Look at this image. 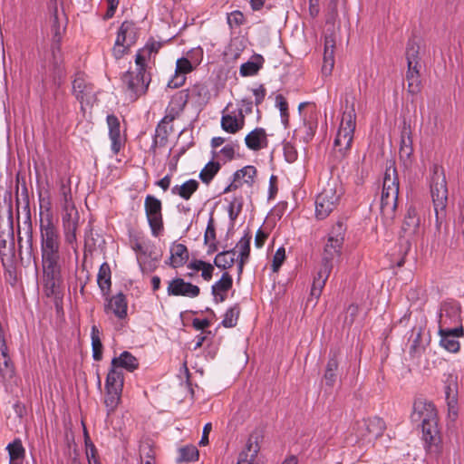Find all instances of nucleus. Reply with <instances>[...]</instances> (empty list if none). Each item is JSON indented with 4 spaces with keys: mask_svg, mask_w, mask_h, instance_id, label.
<instances>
[{
    "mask_svg": "<svg viewBox=\"0 0 464 464\" xmlns=\"http://www.w3.org/2000/svg\"><path fill=\"white\" fill-rule=\"evenodd\" d=\"M337 369H338V361L336 359V356L334 355L333 357L329 358L327 364H326L325 372L324 374V381L325 382V384L327 386L333 387L334 385V383L336 382Z\"/></svg>",
    "mask_w": 464,
    "mask_h": 464,
    "instance_id": "nucleus-42",
    "label": "nucleus"
},
{
    "mask_svg": "<svg viewBox=\"0 0 464 464\" xmlns=\"http://www.w3.org/2000/svg\"><path fill=\"white\" fill-rule=\"evenodd\" d=\"M138 40V28L132 22L125 21L118 30L117 37L112 48V55L119 60L128 53L130 48Z\"/></svg>",
    "mask_w": 464,
    "mask_h": 464,
    "instance_id": "nucleus-6",
    "label": "nucleus"
},
{
    "mask_svg": "<svg viewBox=\"0 0 464 464\" xmlns=\"http://www.w3.org/2000/svg\"><path fill=\"white\" fill-rule=\"evenodd\" d=\"M145 209L151 233L154 237H159L163 231L161 205H145Z\"/></svg>",
    "mask_w": 464,
    "mask_h": 464,
    "instance_id": "nucleus-23",
    "label": "nucleus"
},
{
    "mask_svg": "<svg viewBox=\"0 0 464 464\" xmlns=\"http://www.w3.org/2000/svg\"><path fill=\"white\" fill-rule=\"evenodd\" d=\"M100 331L96 325L92 327V357L95 361H101L102 358V343L100 337Z\"/></svg>",
    "mask_w": 464,
    "mask_h": 464,
    "instance_id": "nucleus-44",
    "label": "nucleus"
},
{
    "mask_svg": "<svg viewBox=\"0 0 464 464\" xmlns=\"http://www.w3.org/2000/svg\"><path fill=\"white\" fill-rule=\"evenodd\" d=\"M342 100L345 102L346 110L343 113L334 146L341 158H344L351 150L356 127L355 94L352 87L345 89Z\"/></svg>",
    "mask_w": 464,
    "mask_h": 464,
    "instance_id": "nucleus-1",
    "label": "nucleus"
},
{
    "mask_svg": "<svg viewBox=\"0 0 464 464\" xmlns=\"http://www.w3.org/2000/svg\"><path fill=\"white\" fill-rule=\"evenodd\" d=\"M220 169V164L209 161L200 171L199 178L204 183H209Z\"/></svg>",
    "mask_w": 464,
    "mask_h": 464,
    "instance_id": "nucleus-45",
    "label": "nucleus"
},
{
    "mask_svg": "<svg viewBox=\"0 0 464 464\" xmlns=\"http://www.w3.org/2000/svg\"><path fill=\"white\" fill-rule=\"evenodd\" d=\"M423 328L414 327L411 334V344L410 346L409 353L411 357L419 358L425 351V342L423 340Z\"/></svg>",
    "mask_w": 464,
    "mask_h": 464,
    "instance_id": "nucleus-32",
    "label": "nucleus"
},
{
    "mask_svg": "<svg viewBox=\"0 0 464 464\" xmlns=\"http://www.w3.org/2000/svg\"><path fill=\"white\" fill-rule=\"evenodd\" d=\"M128 304L126 296L122 293H119L111 297L106 296V304L104 311L106 314L112 313L119 319L127 316Z\"/></svg>",
    "mask_w": 464,
    "mask_h": 464,
    "instance_id": "nucleus-22",
    "label": "nucleus"
},
{
    "mask_svg": "<svg viewBox=\"0 0 464 464\" xmlns=\"http://www.w3.org/2000/svg\"><path fill=\"white\" fill-rule=\"evenodd\" d=\"M178 462L195 461L198 459V450L194 445H187L179 450Z\"/></svg>",
    "mask_w": 464,
    "mask_h": 464,
    "instance_id": "nucleus-47",
    "label": "nucleus"
},
{
    "mask_svg": "<svg viewBox=\"0 0 464 464\" xmlns=\"http://www.w3.org/2000/svg\"><path fill=\"white\" fill-rule=\"evenodd\" d=\"M406 80L408 82V92L415 94L420 91V64H407Z\"/></svg>",
    "mask_w": 464,
    "mask_h": 464,
    "instance_id": "nucleus-31",
    "label": "nucleus"
},
{
    "mask_svg": "<svg viewBox=\"0 0 464 464\" xmlns=\"http://www.w3.org/2000/svg\"><path fill=\"white\" fill-rule=\"evenodd\" d=\"M264 58L261 55L255 56L253 61H248L240 66V74L245 77L256 75L262 68Z\"/></svg>",
    "mask_w": 464,
    "mask_h": 464,
    "instance_id": "nucleus-41",
    "label": "nucleus"
},
{
    "mask_svg": "<svg viewBox=\"0 0 464 464\" xmlns=\"http://www.w3.org/2000/svg\"><path fill=\"white\" fill-rule=\"evenodd\" d=\"M198 182L195 179H189L181 185H176L171 188L174 195H179L185 200L190 198L191 195L198 189Z\"/></svg>",
    "mask_w": 464,
    "mask_h": 464,
    "instance_id": "nucleus-39",
    "label": "nucleus"
},
{
    "mask_svg": "<svg viewBox=\"0 0 464 464\" xmlns=\"http://www.w3.org/2000/svg\"><path fill=\"white\" fill-rule=\"evenodd\" d=\"M245 115L243 110L238 111V114H223L221 117V128L226 132L235 134L244 128Z\"/></svg>",
    "mask_w": 464,
    "mask_h": 464,
    "instance_id": "nucleus-26",
    "label": "nucleus"
},
{
    "mask_svg": "<svg viewBox=\"0 0 464 464\" xmlns=\"http://www.w3.org/2000/svg\"><path fill=\"white\" fill-rule=\"evenodd\" d=\"M284 156L287 162H295L298 157V153L295 147L289 142L285 143L284 145Z\"/></svg>",
    "mask_w": 464,
    "mask_h": 464,
    "instance_id": "nucleus-56",
    "label": "nucleus"
},
{
    "mask_svg": "<svg viewBox=\"0 0 464 464\" xmlns=\"http://www.w3.org/2000/svg\"><path fill=\"white\" fill-rule=\"evenodd\" d=\"M105 1L108 5V9L106 11V14H104V19H110V18L113 17L116 10L118 8L120 0H105Z\"/></svg>",
    "mask_w": 464,
    "mask_h": 464,
    "instance_id": "nucleus-64",
    "label": "nucleus"
},
{
    "mask_svg": "<svg viewBox=\"0 0 464 464\" xmlns=\"http://www.w3.org/2000/svg\"><path fill=\"white\" fill-rule=\"evenodd\" d=\"M72 94L82 105L92 103L95 98L94 86L82 72L77 73L72 81Z\"/></svg>",
    "mask_w": 464,
    "mask_h": 464,
    "instance_id": "nucleus-14",
    "label": "nucleus"
},
{
    "mask_svg": "<svg viewBox=\"0 0 464 464\" xmlns=\"http://www.w3.org/2000/svg\"><path fill=\"white\" fill-rule=\"evenodd\" d=\"M49 24L53 37V43L58 44L61 40V25L58 15L57 0H50L49 4Z\"/></svg>",
    "mask_w": 464,
    "mask_h": 464,
    "instance_id": "nucleus-29",
    "label": "nucleus"
},
{
    "mask_svg": "<svg viewBox=\"0 0 464 464\" xmlns=\"http://www.w3.org/2000/svg\"><path fill=\"white\" fill-rule=\"evenodd\" d=\"M244 20V14L240 11H234L227 16V23L231 27L243 24Z\"/></svg>",
    "mask_w": 464,
    "mask_h": 464,
    "instance_id": "nucleus-57",
    "label": "nucleus"
},
{
    "mask_svg": "<svg viewBox=\"0 0 464 464\" xmlns=\"http://www.w3.org/2000/svg\"><path fill=\"white\" fill-rule=\"evenodd\" d=\"M460 304L453 300L446 301L441 304L439 315V328H451V325L459 326L460 324Z\"/></svg>",
    "mask_w": 464,
    "mask_h": 464,
    "instance_id": "nucleus-15",
    "label": "nucleus"
},
{
    "mask_svg": "<svg viewBox=\"0 0 464 464\" xmlns=\"http://www.w3.org/2000/svg\"><path fill=\"white\" fill-rule=\"evenodd\" d=\"M252 236L249 231H247L237 242L235 251L237 250L238 256L237 259V272L240 276L243 273L244 266L248 262L250 256V243H251Z\"/></svg>",
    "mask_w": 464,
    "mask_h": 464,
    "instance_id": "nucleus-24",
    "label": "nucleus"
},
{
    "mask_svg": "<svg viewBox=\"0 0 464 464\" xmlns=\"http://www.w3.org/2000/svg\"><path fill=\"white\" fill-rule=\"evenodd\" d=\"M421 429L422 438L427 449L432 450L434 448L437 450L440 442L438 420L423 423L421 424Z\"/></svg>",
    "mask_w": 464,
    "mask_h": 464,
    "instance_id": "nucleus-25",
    "label": "nucleus"
},
{
    "mask_svg": "<svg viewBox=\"0 0 464 464\" xmlns=\"http://www.w3.org/2000/svg\"><path fill=\"white\" fill-rule=\"evenodd\" d=\"M445 400L448 406L449 417L454 420L458 416V378L449 374L445 380Z\"/></svg>",
    "mask_w": 464,
    "mask_h": 464,
    "instance_id": "nucleus-19",
    "label": "nucleus"
},
{
    "mask_svg": "<svg viewBox=\"0 0 464 464\" xmlns=\"http://www.w3.org/2000/svg\"><path fill=\"white\" fill-rule=\"evenodd\" d=\"M332 211L330 205H315V218L318 220L326 218Z\"/></svg>",
    "mask_w": 464,
    "mask_h": 464,
    "instance_id": "nucleus-59",
    "label": "nucleus"
},
{
    "mask_svg": "<svg viewBox=\"0 0 464 464\" xmlns=\"http://www.w3.org/2000/svg\"><path fill=\"white\" fill-rule=\"evenodd\" d=\"M123 381L124 378L121 370L117 369L111 364L105 382V390H116L118 392H122Z\"/></svg>",
    "mask_w": 464,
    "mask_h": 464,
    "instance_id": "nucleus-36",
    "label": "nucleus"
},
{
    "mask_svg": "<svg viewBox=\"0 0 464 464\" xmlns=\"http://www.w3.org/2000/svg\"><path fill=\"white\" fill-rule=\"evenodd\" d=\"M439 335L440 336V344L450 353H458L460 349V343L457 340L464 335V328L462 324L452 328H439Z\"/></svg>",
    "mask_w": 464,
    "mask_h": 464,
    "instance_id": "nucleus-17",
    "label": "nucleus"
},
{
    "mask_svg": "<svg viewBox=\"0 0 464 464\" xmlns=\"http://www.w3.org/2000/svg\"><path fill=\"white\" fill-rule=\"evenodd\" d=\"M121 392L116 390H106V395L104 403L108 411V414H111L117 408L121 400Z\"/></svg>",
    "mask_w": 464,
    "mask_h": 464,
    "instance_id": "nucleus-48",
    "label": "nucleus"
},
{
    "mask_svg": "<svg viewBox=\"0 0 464 464\" xmlns=\"http://www.w3.org/2000/svg\"><path fill=\"white\" fill-rule=\"evenodd\" d=\"M111 364L117 369L123 368L129 372H133L139 367L137 358L127 351L121 353L120 356L112 358Z\"/></svg>",
    "mask_w": 464,
    "mask_h": 464,
    "instance_id": "nucleus-33",
    "label": "nucleus"
},
{
    "mask_svg": "<svg viewBox=\"0 0 464 464\" xmlns=\"http://www.w3.org/2000/svg\"><path fill=\"white\" fill-rule=\"evenodd\" d=\"M80 220V215L75 205H64L63 214V225L64 237L68 244L76 241V230Z\"/></svg>",
    "mask_w": 464,
    "mask_h": 464,
    "instance_id": "nucleus-16",
    "label": "nucleus"
},
{
    "mask_svg": "<svg viewBox=\"0 0 464 464\" xmlns=\"http://www.w3.org/2000/svg\"><path fill=\"white\" fill-rule=\"evenodd\" d=\"M258 450L259 446L256 440H253V437H250L247 440L246 450L240 454L237 464H258L256 461Z\"/></svg>",
    "mask_w": 464,
    "mask_h": 464,
    "instance_id": "nucleus-38",
    "label": "nucleus"
},
{
    "mask_svg": "<svg viewBox=\"0 0 464 464\" xmlns=\"http://www.w3.org/2000/svg\"><path fill=\"white\" fill-rule=\"evenodd\" d=\"M420 46L414 39L408 41L405 53L407 64H420Z\"/></svg>",
    "mask_w": 464,
    "mask_h": 464,
    "instance_id": "nucleus-43",
    "label": "nucleus"
},
{
    "mask_svg": "<svg viewBox=\"0 0 464 464\" xmlns=\"http://www.w3.org/2000/svg\"><path fill=\"white\" fill-rule=\"evenodd\" d=\"M276 105L280 111L282 123L286 127L289 121L288 102L282 94L276 95Z\"/></svg>",
    "mask_w": 464,
    "mask_h": 464,
    "instance_id": "nucleus-50",
    "label": "nucleus"
},
{
    "mask_svg": "<svg viewBox=\"0 0 464 464\" xmlns=\"http://www.w3.org/2000/svg\"><path fill=\"white\" fill-rule=\"evenodd\" d=\"M13 205L0 208V256L2 258L12 255L14 248Z\"/></svg>",
    "mask_w": 464,
    "mask_h": 464,
    "instance_id": "nucleus-4",
    "label": "nucleus"
},
{
    "mask_svg": "<svg viewBox=\"0 0 464 464\" xmlns=\"http://www.w3.org/2000/svg\"><path fill=\"white\" fill-rule=\"evenodd\" d=\"M399 196V180L396 169L392 164L386 167L382 190L381 196V203H397Z\"/></svg>",
    "mask_w": 464,
    "mask_h": 464,
    "instance_id": "nucleus-11",
    "label": "nucleus"
},
{
    "mask_svg": "<svg viewBox=\"0 0 464 464\" xmlns=\"http://www.w3.org/2000/svg\"><path fill=\"white\" fill-rule=\"evenodd\" d=\"M240 314V307L238 304H235L227 310L224 318L222 320V325L227 328L234 327L237 324V320Z\"/></svg>",
    "mask_w": 464,
    "mask_h": 464,
    "instance_id": "nucleus-46",
    "label": "nucleus"
},
{
    "mask_svg": "<svg viewBox=\"0 0 464 464\" xmlns=\"http://www.w3.org/2000/svg\"><path fill=\"white\" fill-rule=\"evenodd\" d=\"M0 372L4 377H12L14 373L13 365L8 355V350L0 353Z\"/></svg>",
    "mask_w": 464,
    "mask_h": 464,
    "instance_id": "nucleus-51",
    "label": "nucleus"
},
{
    "mask_svg": "<svg viewBox=\"0 0 464 464\" xmlns=\"http://www.w3.org/2000/svg\"><path fill=\"white\" fill-rule=\"evenodd\" d=\"M41 252L42 254L60 252L59 232L50 219L45 223L41 221Z\"/></svg>",
    "mask_w": 464,
    "mask_h": 464,
    "instance_id": "nucleus-12",
    "label": "nucleus"
},
{
    "mask_svg": "<svg viewBox=\"0 0 464 464\" xmlns=\"http://www.w3.org/2000/svg\"><path fill=\"white\" fill-rule=\"evenodd\" d=\"M203 59V50L201 48L192 49L187 53L186 56L179 58L176 61L175 73L169 81V88H179L185 84L186 75L192 72L201 63Z\"/></svg>",
    "mask_w": 464,
    "mask_h": 464,
    "instance_id": "nucleus-3",
    "label": "nucleus"
},
{
    "mask_svg": "<svg viewBox=\"0 0 464 464\" xmlns=\"http://www.w3.org/2000/svg\"><path fill=\"white\" fill-rule=\"evenodd\" d=\"M277 177L272 175L269 179L268 200H274L277 193Z\"/></svg>",
    "mask_w": 464,
    "mask_h": 464,
    "instance_id": "nucleus-62",
    "label": "nucleus"
},
{
    "mask_svg": "<svg viewBox=\"0 0 464 464\" xmlns=\"http://www.w3.org/2000/svg\"><path fill=\"white\" fill-rule=\"evenodd\" d=\"M233 285L232 276L225 272L221 278L212 285V295L216 303H222L226 300V293Z\"/></svg>",
    "mask_w": 464,
    "mask_h": 464,
    "instance_id": "nucleus-28",
    "label": "nucleus"
},
{
    "mask_svg": "<svg viewBox=\"0 0 464 464\" xmlns=\"http://www.w3.org/2000/svg\"><path fill=\"white\" fill-rule=\"evenodd\" d=\"M285 259V250L283 246L279 247L276 254L274 255L272 261V270L273 272H277L281 267L282 264Z\"/></svg>",
    "mask_w": 464,
    "mask_h": 464,
    "instance_id": "nucleus-54",
    "label": "nucleus"
},
{
    "mask_svg": "<svg viewBox=\"0 0 464 464\" xmlns=\"http://www.w3.org/2000/svg\"><path fill=\"white\" fill-rule=\"evenodd\" d=\"M246 147L252 150H259L268 145L266 132L263 128H256L245 138Z\"/></svg>",
    "mask_w": 464,
    "mask_h": 464,
    "instance_id": "nucleus-27",
    "label": "nucleus"
},
{
    "mask_svg": "<svg viewBox=\"0 0 464 464\" xmlns=\"http://www.w3.org/2000/svg\"><path fill=\"white\" fill-rule=\"evenodd\" d=\"M98 285L104 296L109 295L111 286V272L108 263L101 265L97 275Z\"/></svg>",
    "mask_w": 464,
    "mask_h": 464,
    "instance_id": "nucleus-34",
    "label": "nucleus"
},
{
    "mask_svg": "<svg viewBox=\"0 0 464 464\" xmlns=\"http://www.w3.org/2000/svg\"><path fill=\"white\" fill-rule=\"evenodd\" d=\"M235 256V249L220 252L216 256L214 259V264L220 269H228L232 267L234 263L236 262Z\"/></svg>",
    "mask_w": 464,
    "mask_h": 464,
    "instance_id": "nucleus-40",
    "label": "nucleus"
},
{
    "mask_svg": "<svg viewBox=\"0 0 464 464\" xmlns=\"http://www.w3.org/2000/svg\"><path fill=\"white\" fill-rule=\"evenodd\" d=\"M317 129L316 121H308L304 122L302 128V130L304 132V136L303 137L305 142H309L314 136Z\"/></svg>",
    "mask_w": 464,
    "mask_h": 464,
    "instance_id": "nucleus-53",
    "label": "nucleus"
},
{
    "mask_svg": "<svg viewBox=\"0 0 464 464\" xmlns=\"http://www.w3.org/2000/svg\"><path fill=\"white\" fill-rule=\"evenodd\" d=\"M251 190H246V188H242V190L238 189L237 191H230L232 193V200L230 203H244L246 201H251L249 193Z\"/></svg>",
    "mask_w": 464,
    "mask_h": 464,
    "instance_id": "nucleus-55",
    "label": "nucleus"
},
{
    "mask_svg": "<svg viewBox=\"0 0 464 464\" xmlns=\"http://www.w3.org/2000/svg\"><path fill=\"white\" fill-rule=\"evenodd\" d=\"M345 227L343 222H337L328 235L327 243L324 246L322 266L334 267V260L341 256L342 246L344 240Z\"/></svg>",
    "mask_w": 464,
    "mask_h": 464,
    "instance_id": "nucleus-5",
    "label": "nucleus"
},
{
    "mask_svg": "<svg viewBox=\"0 0 464 464\" xmlns=\"http://www.w3.org/2000/svg\"><path fill=\"white\" fill-rule=\"evenodd\" d=\"M43 281L46 295H54L62 284L61 256L58 253L42 254Z\"/></svg>",
    "mask_w": 464,
    "mask_h": 464,
    "instance_id": "nucleus-2",
    "label": "nucleus"
},
{
    "mask_svg": "<svg viewBox=\"0 0 464 464\" xmlns=\"http://www.w3.org/2000/svg\"><path fill=\"white\" fill-rule=\"evenodd\" d=\"M146 65L137 66L136 72H126L122 76V82L130 92V98L136 100L144 94L148 89L150 79L145 76Z\"/></svg>",
    "mask_w": 464,
    "mask_h": 464,
    "instance_id": "nucleus-7",
    "label": "nucleus"
},
{
    "mask_svg": "<svg viewBox=\"0 0 464 464\" xmlns=\"http://www.w3.org/2000/svg\"><path fill=\"white\" fill-rule=\"evenodd\" d=\"M256 175V169L254 166H246L241 169L237 170L233 175L231 183L224 188V194H229L230 191H237L238 189L246 188V190L252 189V184Z\"/></svg>",
    "mask_w": 464,
    "mask_h": 464,
    "instance_id": "nucleus-13",
    "label": "nucleus"
},
{
    "mask_svg": "<svg viewBox=\"0 0 464 464\" xmlns=\"http://www.w3.org/2000/svg\"><path fill=\"white\" fill-rule=\"evenodd\" d=\"M430 196L433 203H445L448 200V188L444 168L433 164L430 169Z\"/></svg>",
    "mask_w": 464,
    "mask_h": 464,
    "instance_id": "nucleus-9",
    "label": "nucleus"
},
{
    "mask_svg": "<svg viewBox=\"0 0 464 464\" xmlns=\"http://www.w3.org/2000/svg\"><path fill=\"white\" fill-rule=\"evenodd\" d=\"M255 95V103L256 106L260 105L266 95V90L264 85H259L257 88L253 90Z\"/></svg>",
    "mask_w": 464,
    "mask_h": 464,
    "instance_id": "nucleus-63",
    "label": "nucleus"
},
{
    "mask_svg": "<svg viewBox=\"0 0 464 464\" xmlns=\"http://www.w3.org/2000/svg\"><path fill=\"white\" fill-rule=\"evenodd\" d=\"M133 250L137 253V260L142 270L146 269V258H147V251L144 249L142 244L139 241H136L132 245Z\"/></svg>",
    "mask_w": 464,
    "mask_h": 464,
    "instance_id": "nucleus-52",
    "label": "nucleus"
},
{
    "mask_svg": "<svg viewBox=\"0 0 464 464\" xmlns=\"http://www.w3.org/2000/svg\"><path fill=\"white\" fill-rule=\"evenodd\" d=\"M161 46L162 44L160 42H151L139 50L135 57L136 66L146 65V60L150 59L151 55H156Z\"/></svg>",
    "mask_w": 464,
    "mask_h": 464,
    "instance_id": "nucleus-37",
    "label": "nucleus"
},
{
    "mask_svg": "<svg viewBox=\"0 0 464 464\" xmlns=\"http://www.w3.org/2000/svg\"><path fill=\"white\" fill-rule=\"evenodd\" d=\"M411 420L421 424L438 420V413L434 404L425 400L416 401L413 404Z\"/></svg>",
    "mask_w": 464,
    "mask_h": 464,
    "instance_id": "nucleus-18",
    "label": "nucleus"
},
{
    "mask_svg": "<svg viewBox=\"0 0 464 464\" xmlns=\"http://www.w3.org/2000/svg\"><path fill=\"white\" fill-rule=\"evenodd\" d=\"M210 98V92L208 86L202 82H197L187 90L177 93L172 102L178 101L180 109L190 100L198 105L206 104Z\"/></svg>",
    "mask_w": 464,
    "mask_h": 464,
    "instance_id": "nucleus-10",
    "label": "nucleus"
},
{
    "mask_svg": "<svg viewBox=\"0 0 464 464\" xmlns=\"http://www.w3.org/2000/svg\"><path fill=\"white\" fill-rule=\"evenodd\" d=\"M332 272V268L329 266H324L321 265L319 271L317 272L316 276H314L312 287L314 289L323 290L325 285V283Z\"/></svg>",
    "mask_w": 464,
    "mask_h": 464,
    "instance_id": "nucleus-49",
    "label": "nucleus"
},
{
    "mask_svg": "<svg viewBox=\"0 0 464 464\" xmlns=\"http://www.w3.org/2000/svg\"><path fill=\"white\" fill-rule=\"evenodd\" d=\"M385 423L379 417L363 419L356 423V435L365 443H372L380 438L385 430Z\"/></svg>",
    "mask_w": 464,
    "mask_h": 464,
    "instance_id": "nucleus-8",
    "label": "nucleus"
},
{
    "mask_svg": "<svg viewBox=\"0 0 464 464\" xmlns=\"http://www.w3.org/2000/svg\"><path fill=\"white\" fill-rule=\"evenodd\" d=\"M106 121L109 128V137L111 141V150L114 154H118L125 144V138L121 134L120 121L113 114L108 115Z\"/></svg>",
    "mask_w": 464,
    "mask_h": 464,
    "instance_id": "nucleus-21",
    "label": "nucleus"
},
{
    "mask_svg": "<svg viewBox=\"0 0 464 464\" xmlns=\"http://www.w3.org/2000/svg\"><path fill=\"white\" fill-rule=\"evenodd\" d=\"M334 40L332 37H325L324 40V58H334Z\"/></svg>",
    "mask_w": 464,
    "mask_h": 464,
    "instance_id": "nucleus-61",
    "label": "nucleus"
},
{
    "mask_svg": "<svg viewBox=\"0 0 464 464\" xmlns=\"http://www.w3.org/2000/svg\"><path fill=\"white\" fill-rule=\"evenodd\" d=\"M9 454L10 464H24L25 457V450L20 439H15L13 442L6 446Z\"/></svg>",
    "mask_w": 464,
    "mask_h": 464,
    "instance_id": "nucleus-35",
    "label": "nucleus"
},
{
    "mask_svg": "<svg viewBox=\"0 0 464 464\" xmlns=\"http://www.w3.org/2000/svg\"><path fill=\"white\" fill-rule=\"evenodd\" d=\"M167 292L169 295L196 297L199 295L200 290L198 285L185 282L182 278H175L169 282Z\"/></svg>",
    "mask_w": 464,
    "mask_h": 464,
    "instance_id": "nucleus-20",
    "label": "nucleus"
},
{
    "mask_svg": "<svg viewBox=\"0 0 464 464\" xmlns=\"http://www.w3.org/2000/svg\"><path fill=\"white\" fill-rule=\"evenodd\" d=\"M188 259V251L185 245L174 243L170 247L169 265L174 267L182 266Z\"/></svg>",
    "mask_w": 464,
    "mask_h": 464,
    "instance_id": "nucleus-30",
    "label": "nucleus"
},
{
    "mask_svg": "<svg viewBox=\"0 0 464 464\" xmlns=\"http://www.w3.org/2000/svg\"><path fill=\"white\" fill-rule=\"evenodd\" d=\"M59 193L61 195V201H63V203H68L72 200V192H71V186L70 184H65L63 180L60 185Z\"/></svg>",
    "mask_w": 464,
    "mask_h": 464,
    "instance_id": "nucleus-60",
    "label": "nucleus"
},
{
    "mask_svg": "<svg viewBox=\"0 0 464 464\" xmlns=\"http://www.w3.org/2000/svg\"><path fill=\"white\" fill-rule=\"evenodd\" d=\"M204 242L205 244H208V242H216V230L212 218H210L208 223L204 235Z\"/></svg>",
    "mask_w": 464,
    "mask_h": 464,
    "instance_id": "nucleus-58",
    "label": "nucleus"
}]
</instances>
